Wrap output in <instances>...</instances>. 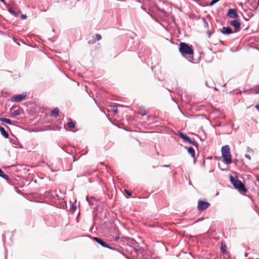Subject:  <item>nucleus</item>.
I'll list each match as a JSON object with an SVG mask.
<instances>
[{
    "mask_svg": "<svg viewBox=\"0 0 259 259\" xmlns=\"http://www.w3.org/2000/svg\"><path fill=\"white\" fill-rule=\"evenodd\" d=\"M179 50L182 55H193L194 52L192 46H189L185 42H181Z\"/></svg>",
    "mask_w": 259,
    "mask_h": 259,
    "instance_id": "obj_3",
    "label": "nucleus"
},
{
    "mask_svg": "<svg viewBox=\"0 0 259 259\" xmlns=\"http://www.w3.org/2000/svg\"><path fill=\"white\" fill-rule=\"evenodd\" d=\"M163 166H164V167H168V166H169V165H163Z\"/></svg>",
    "mask_w": 259,
    "mask_h": 259,
    "instance_id": "obj_26",
    "label": "nucleus"
},
{
    "mask_svg": "<svg viewBox=\"0 0 259 259\" xmlns=\"http://www.w3.org/2000/svg\"><path fill=\"white\" fill-rule=\"evenodd\" d=\"M246 157H248L249 159H250V157L249 156H246Z\"/></svg>",
    "mask_w": 259,
    "mask_h": 259,
    "instance_id": "obj_31",
    "label": "nucleus"
},
{
    "mask_svg": "<svg viewBox=\"0 0 259 259\" xmlns=\"http://www.w3.org/2000/svg\"><path fill=\"white\" fill-rule=\"evenodd\" d=\"M0 121L10 124L12 123V121L10 119L6 118H0Z\"/></svg>",
    "mask_w": 259,
    "mask_h": 259,
    "instance_id": "obj_17",
    "label": "nucleus"
},
{
    "mask_svg": "<svg viewBox=\"0 0 259 259\" xmlns=\"http://www.w3.org/2000/svg\"><path fill=\"white\" fill-rule=\"evenodd\" d=\"M227 15L232 19H237L239 17L237 10L235 9H230L228 10Z\"/></svg>",
    "mask_w": 259,
    "mask_h": 259,
    "instance_id": "obj_6",
    "label": "nucleus"
},
{
    "mask_svg": "<svg viewBox=\"0 0 259 259\" xmlns=\"http://www.w3.org/2000/svg\"><path fill=\"white\" fill-rule=\"evenodd\" d=\"M210 205V204L208 202L199 200L198 202L197 207L199 210L203 211L207 209Z\"/></svg>",
    "mask_w": 259,
    "mask_h": 259,
    "instance_id": "obj_4",
    "label": "nucleus"
},
{
    "mask_svg": "<svg viewBox=\"0 0 259 259\" xmlns=\"http://www.w3.org/2000/svg\"><path fill=\"white\" fill-rule=\"evenodd\" d=\"M230 181L233 186L240 192L246 193L247 189L245 185L241 181L237 179V177H233L232 175L230 177Z\"/></svg>",
    "mask_w": 259,
    "mask_h": 259,
    "instance_id": "obj_2",
    "label": "nucleus"
},
{
    "mask_svg": "<svg viewBox=\"0 0 259 259\" xmlns=\"http://www.w3.org/2000/svg\"><path fill=\"white\" fill-rule=\"evenodd\" d=\"M0 131L1 134L6 138H9V134L6 132L5 129L3 127H0Z\"/></svg>",
    "mask_w": 259,
    "mask_h": 259,
    "instance_id": "obj_12",
    "label": "nucleus"
},
{
    "mask_svg": "<svg viewBox=\"0 0 259 259\" xmlns=\"http://www.w3.org/2000/svg\"><path fill=\"white\" fill-rule=\"evenodd\" d=\"M118 239H119V238H118V237H116L115 240H117Z\"/></svg>",
    "mask_w": 259,
    "mask_h": 259,
    "instance_id": "obj_27",
    "label": "nucleus"
},
{
    "mask_svg": "<svg viewBox=\"0 0 259 259\" xmlns=\"http://www.w3.org/2000/svg\"><path fill=\"white\" fill-rule=\"evenodd\" d=\"M125 192L126 193V194L127 195H128V196H131L132 195V192L130 191V190H126L125 189Z\"/></svg>",
    "mask_w": 259,
    "mask_h": 259,
    "instance_id": "obj_19",
    "label": "nucleus"
},
{
    "mask_svg": "<svg viewBox=\"0 0 259 259\" xmlns=\"http://www.w3.org/2000/svg\"><path fill=\"white\" fill-rule=\"evenodd\" d=\"M221 152L224 162L228 165L231 164L232 161L229 146L225 145L223 146L222 148Z\"/></svg>",
    "mask_w": 259,
    "mask_h": 259,
    "instance_id": "obj_1",
    "label": "nucleus"
},
{
    "mask_svg": "<svg viewBox=\"0 0 259 259\" xmlns=\"http://www.w3.org/2000/svg\"><path fill=\"white\" fill-rule=\"evenodd\" d=\"M59 113V110L58 108H55L51 113V116L53 117H57L58 116Z\"/></svg>",
    "mask_w": 259,
    "mask_h": 259,
    "instance_id": "obj_13",
    "label": "nucleus"
},
{
    "mask_svg": "<svg viewBox=\"0 0 259 259\" xmlns=\"http://www.w3.org/2000/svg\"><path fill=\"white\" fill-rule=\"evenodd\" d=\"M113 111H114V112H115V113H117V108H116V107H115V108H113Z\"/></svg>",
    "mask_w": 259,
    "mask_h": 259,
    "instance_id": "obj_24",
    "label": "nucleus"
},
{
    "mask_svg": "<svg viewBox=\"0 0 259 259\" xmlns=\"http://www.w3.org/2000/svg\"><path fill=\"white\" fill-rule=\"evenodd\" d=\"M221 251L223 253H225L226 252V248H225V247H221Z\"/></svg>",
    "mask_w": 259,
    "mask_h": 259,
    "instance_id": "obj_21",
    "label": "nucleus"
},
{
    "mask_svg": "<svg viewBox=\"0 0 259 259\" xmlns=\"http://www.w3.org/2000/svg\"><path fill=\"white\" fill-rule=\"evenodd\" d=\"M67 125L70 128H74L75 125V122L74 121H73L72 120H70L67 123Z\"/></svg>",
    "mask_w": 259,
    "mask_h": 259,
    "instance_id": "obj_18",
    "label": "nucleus"
},
{
    "mask_svg": "<svg viewBox=\"0 0 259 259\" xmlns=\"http://www.w3.org/2000/svg\"><path fill=\"white\" fill-rule=\"evenodd\" d=\"M20 112H21V109H18L13 111H12V110H11V115L13 117H15L16 116L20 115Z\"/></svg>",
    "mask_w": 259,
    "mask_h": 259,
    "instance_id": "obj_14",
    "label": "nucleus"
},
{
    "mask_svg": "<svg viewBox=\"0 0 259 259\" xmlns=\"http://www.w3.org/2000/svg\"><path fill=\"white\" fill-rule=\"evenodd\" d=\"M2 2H4L5 0H1Z\"/></svg>",
    "mask_w": 259,
    "mask_h": 259,
    "instance_id": "obj_29",
    "label": "nucleus"
},
{
    "mask_svg": "<svg viewBox=\"0 0 259 259\" xmlns=\"http://www.w3.org/2000/svg\"><path fill=\"white\" fill-rule=\"evenodd\" d=\"M100 163H101V164H102V165H105V164H104V162H101Z\"/></svg>",
    "mask_w": 259,
    "mask_h": 259,
    "instance_id": "obj_28",
    "label": "nucleus"
},
{
    "mask_svg": "<svg viewBox=\"0 0 259 259\" xmlns=\"http://www.w3.org/2000/svg\"><path fill=\"white\" fill-rule=\"evenodd\" d=\"M230 24L235 28V31L238 32L240 29V22L237 20H235L230 22Z\"/></svg>",
    "mask_w": 259,
    "mask_h": 259,
    "instance_id": "obj_8",
    "label": "nucleus"
},
{
    "mask_svg": "<svg viewBox=\"0 0 259 259\" xmlns=\"http://www.w3.org/2000/svg\"><path fill=\"white\" fill-rule=\"evenodd\" d=\"M221 32L224 34H230L233 32L232 29L229 27H223Z\"/></svg>",
    "mask_w": 259,
    "mask_h": 259,
    "instance_id": "obj_10",
    "label": "nucleus"
},
{
    "mask_svg": "<svg viewBox=\"0 0 259 259\" xmlns=\"http://www.w3.org/2000/svg\"><path fill=\"white\" fill-rule=\"evenodd\" d=\"M96 36L98 40H99L102 38V36L100 34H96Z\"/></svg>",
    "mask_w": 259,
    "mask_h": 259,
    "instance_id": "obj_20",
    "label": "nucleus"
},
{
    "mask_svg": "<svg viewBox=\"0 0 259 259\" xmlns=\"http://www.w3.org/2000/svg\"><path fill=\"white\" fill-rule=\"evenodd\" d=\"M93 240H95L97 243H98L99 244H100L103 247L110 248L108 245H107L105 242H104L102 239H101L99 238L94 237H93Z\"/></svg>",
    "mask_w": 259,
    "mask_h": 259,
    "instance_id": "obj_9",
    "label": "nucleus"
},
{
    "mask_svg": "<svg viewBox=\"0 0 259 259\" xmlns=\"http://www.w3.org/2000/svg\"><path fill=\"white\" fill-rule=\"evenodd\" d=\"M188 152L191 155L193 158H195V151L193 148L189 147L188 148Z\"/></svg>",
    "mask_w": 259,
    "mask_h": 259,
    "instance_id": "obj_15",
    "label": "nucleus"
},
{
    "mask_svg": "<svg viewBox=\"0 0 259 259\" xmlns=\"http://www.w3.org/2000/svg\"><path fill=\"white\" fill-rule=\"evenodd\" d=\"M255 94H259V87L256 88L255 89Z\"/></svg>",
    "mask_w": 259,
    "mask_h": 259,
    "instance_id": "obj_22",
    "label": "nucleus"
},
{
    "mask_svg": "<svg viewBox=\"0 0 259 259\" xmlns=\"http://www.w3.org/2000/svg\"><path fill=\"white\" fill-rule=\"evenodd\" d=\"M26 93L17 95L12 97V101L15 102H20L25 99Z\"/></svg>",
    "mask_w": 259,
    "mask_h": 259,
    "instance_id": "obj_5",
    "label": "nucleus"
},
{
    "mask_svg": "<svg viewBox=\"0 0 259 259\" xmlns=\"http://www.w3.org/2000/svg\"><path fill=\"white\" fill-rule=\"evenodd\" d=\"M22 18L23 19H25V18H26V16H25V15H22Z\"/></svg>",
    "mask_w": 259,
    "mask_h": 259,
    "instance_id": "obj_25",
    "label": "nucleus"
},
{
    "mask_svg": "<svg viewBox=\"0 0 259 259\" xmlns=\"http://www.w3.org/2000/svg\"><path fill=\"white\" fill-rule=\"evenodd\" d=\"M255 108H256V109L257 110H258L259 111V104L256 105L255 106Z\"/></svg>",
    "mask_w": 259,
    "mask_h": 259,
    "instance_id": "obj_23",
    "label": "nucleus"
},
{
    "mask_svg": "<svg viewBox=\"0 0 259 259\" xmlns=\"http://www.w3.org/2000/svg\"><path fill=\"white\" fill-rule=\"evenodd\" d=\"M148 111L145 109L144 108L140 107L139 109L138 113L139 114L142 115V116H144L147 114Z\"/></svg>",
    "mask_w": 259,
    "mask_h": 259,
    "instance_id": "obj_11",
    "label": "nucleus"
},
{
    "mask_svg": "<svg viewBox=\"0 0 259 259\" xmlns=\"http://www.w3.org/2000/svg\"><path fill=\"white\" fill-rule=\"evenodd\" d=\"M0 177L3 178L4 179L8 181L10 180L9 177L5 174L4 172L2 169L0 168Z\"/></svg>",
    "mask_w": 259,
    "mask_h": 259,
    "instance_id": "obj_16",
    "label": "nucleus"
},
{
    "mask_svg": "<svg viewBox=\"0 0 259 259\" xmlns=\"http://www.w3.org/2000/svg\"><path fill=\"white\" fill-rule=\"evenodd\" d=\"M208 35H209V36H210V32H208Z\"/></svg>",
    "mask_w": 259,
    "mask_h": 259,
    "instance_id": "obj_30",
    "label": "nucleus"
},
{
    "mask_svg": "<svg viewBox=\"0 0 259 259\" xmlns=\"http://www.w3.org/2000/svg\"><path fill=\"white\" fill-rule=\"evenodd\" d=\"M179 136L183 139L185 141L188 142L189 144L193 145H196V143L195 142H193L190 138H189L187 135L184 134L182 133H180L179 134Z\"/></svg>",
    "mask_w": 259,
    "mask_h": 259,
    "instance_id": "obj_7",
    "label": "nucleus"
}]
</instances>
